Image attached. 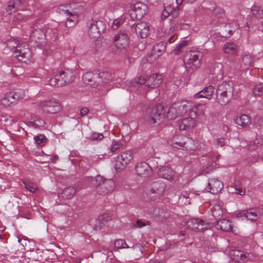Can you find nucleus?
Masks as SVG:
<instances>
[{"mask_svg":"<svg viewBox=\"0 0 263 263\" xmlns=\"http://www.w3.org/2000/svg\"><path fill=\"white\" fill-rule=\"evenodd\" d=\"M235 193L236 194L239 195H243L245 193V190L243 188H235L234 189Z\"/></svg>","mask_w":263,"mask_h":263,"instance_id":"57","label":"nucleus"},{"mask_svg":"<svg viewBox=\"0 0 263 263\" xmlns=\"http://www.w3.org/2000/svg\"><path fill=\"white\" fill-rule=\"evenodd\" d=\"M82 79L85 83L96 87L98 85L106 83L110 79V75L107 72L95 71L86 72L83 74Z\"/></svg>","mask_w":263,"mask_h":263,"instance_id":"5","label":"nucleus"},{"mask_svg":"<svg viewBox=\"0 0 263 263\" xmlns=\"http://www.w3.org/2000/svg\"><path fill=\"white\" fill-rule=\"evenodd\" d=\"M256 120H259V124H261L263 122V119L261 117H256Z\"/></svg>","mask_w":263,"mask_h":263,"instance_id":"64","label":"nucleus"},{"mask_svg":"<svg viewBox=\"0 0 263 263\" xmlns=\"http://www.w3.org/2000/svg\"><path fill=\"white\" fill-rule=\"evenodd\" d=\"M122 145L123 144L121 142L114 141L111 144V151L112 152H115L117 149L121 147Z\"/></svg>","mask_w":263,"mask_h":263,"instance_id":"52","label":"nucleus"},{"mask_svg":"<svg viewBox=\"0 0 263 263\" xmlns=\"http://www.w3.org/2000/svg\"><path fill=\"white\" fill-rule=\"evenodd\" d=\"M216 228L223 231L230 232L232 230V225L230 221L223 219L217 222Z\"/></svg>","mask_w":263,"mask_h":263,"instance_id":"29","label":"nucleus"},{"mask_svg":"<svg viewBox=\"0 0 263 263\" xmlns=\"http://www.w3.org/2000/svg\"><path fill=\"white\" fill-rule=\"evenodd\" d=\"M147 213L160 220L167 219L170 216L169 213L164 209L157 208H149L147 210Z\"/></svg>","mask_w":263,"mask_h":263,"instance_id":"24","label":"nucleus"},{"mask_svg":"<svg viewBox=\"0 0 263 263\" xmlns=\"http://www.w3.org/2000/svg\"><path fill=\"white\" fill-rule=\"evenodd\" d=\"M170 15V12L168 10H166V9H164L161 15V19L162 20H165L168 17V16Z\"/></svg>","mask_w":263,"mask_h":263,"instance_id":"58","label":"nucleus"},{"mask_svg":"<svg viewBox=\"0 0 263 263\" xmlns=\"http://www.w3.org/2000/svg\"><path fill=\"white\" fill-rule=\"evenodd\" d=\"M252 13L253 15L257 17H261L263 15V11L256 6H253L252 8Z\"/></svg>","mask_w":263,"mask_h":263,"instance_id":"47","label":"nucleus"},{"mask_svg":"<svg viewBox=\"0 0 263 263\" xmlns=\"http://www.w3.org/2000/svg\"><path fill=\"white\" fill-rule=\"evenodd\" d=\"M223 51L227 54H235L237 52L236 45L232 42H228L224 44L223 48Z\"/></svg>","mask_w":263,"mask_h":263,"instance_id":"34","label":"nucleus"},{"mask_svg":"<svg viewBox=\"0 0 263 263\" xmlns=\"http://www.w3.org/2000/svg\"><path fill=\"white\" fill-rule=\"evenodd\" d=\"M39 106L44 111L50 114H56L62 108L60 102L55 99L41 101Z\"/></svg>","mask_w":263,"mask_h":263,"instance_id":"13","label":"nucleus"},{"mask_svg":"<svg viewBox=\"0 0 263 263\" xmlns=\"http://www.w3.org/2000/svg\"><path fill=\"white\" fill-rule=\"evenodd\" d=\"M74 71L65 69L59 71L49 81V85L52 86L61 87L72 82L74 80Z\"/></svg>","mask_w":263,"mask_h":263,"instance_id":"4","label":"nucleus"},{"mask_svg":"<svg viewBox=\"0 0 263 263\" xmlns=\"http://www.w3.org/2000/svg\"><path fill=\"white\" fill-rule=\"evenodd\" d=\"M236 255L237 257H239L240 260L242 261H246L247 259V256L246 254L242 253V252L237 251L236 252Z\"/></svg>","mask_w":263,"mask_h":263,"instance_id":"55","label":"nucleus"},{"mask_svg":"<svg viewBox=\"0 0 263 263\" xmlns=\"http://www.w3.org/2000/svg\"><path fill=\"white\" fill-rule=\"evenodd\" d=\"M165 50V44L161 42L155 45L153 48L152 54L155 57H159Z\"/></svg>","mask_w":263,"mask_h":263,"instance_id":"33","label":"nucleus"},{"mask_svg":"<svg viewBox=\"0 0 263 263\" xmlns=\"http://www.w3.org/2000/svg\"><path fill=\"white\" fill-rule=\"evenodd\" d=\"M10 92L12 96V98L14 100L15 103L21 99L24 98L25 96V91L23 89H16Z\"/></svg>","mask_w":263,"mask_h":263,"instance_id":"37","label":"nucleus"},{"mask_svg":"<svg viewBox=\"0 0 263 263\" xmlns=\"http://www.w3.org/2000/svg\"><path fill=\"white\" fill-rule=\"evenodd\" d=\"M212 214L215 218H218L223 214V211L219 204H215L211 208Z\"/></svg>","mask_w":263,"mask_h":263,"instance_id":"40","label":"nucleus"},{"mask_svg":"<svg viewBox=\"0 0 263 263\" xmlns=\"http://www.w3.org/2000/svg\"><path fill=\"white\" fill-rule=\"evenodd\" d=\"M164 115V107L162 104H158L147 109L146 119L149 124H152L156 123Z\"/></svg>","mask_w":263,"mask_h":263,"instance_id":"10","label":"nucleus"},{"mask_svg":"<svg viewBox=\"0 0 263 263\" xmlns=\"http://www.w3.org/2000/svg\"><path fill=\"white\" fill-rule=\"evenodd\" d=\"M158 176L167 180L173 181L176 178V173L171 168L166 166H161L158 172Z\"/></svg>","mask_w":263,"mask_h":263,"instance_id":"23","label":"nucleus"},{"mask_svg":"<svg viewBox=\"0 0 263 263\" xmlns=\"http://www.w3.org/2000/svg\"><path fill=\"white\" fill-rule=\"evenodd\" d=\"M133 157L134 155L131 151H127L121 152L115 159V169L118 172L124 170L133 159Z\"/></svg>","mask_w":263,"mask_h":263,"instance_id":"9","label":"nucleus"},{"mask_svg":"<svg viewBox=\"0 0 263 263\" xmlns=\"http://www.w3.org/2000/svg\"><path fill=\"white\" fill-rule=\"evenodd\" d=\"M254 95L259 96L263 93V84H260L255 86L253 89Z\"/></svg>","mask_w":263,"mask_h":263,"instance_id":"50","label":"nucleus"},{"mask_svg":"<svg viewBox=\"0 0 263 263\" xmlns=\"http://www.w3.org/2000/svg\"><path fill=\"white\" fill-rule=\"evenodd\" d=\"M25 188L32 193H35L38 189L37 185L28 180L23 181Z\"/></svg>","mask_w":263,"mask_h":263,"instance_id":"42","label":"nucleus"},{"mask_svg":"<svg viewBox=\"0 0 263 263\" xmlns=\"http://www.w3.org/2000/svg\"><path fill=\"white\" fill-rule=\"evenodd\" d=\"M115 246L118 249L129 248V246L126 243V242L123 239H118L115 241Z\"/></svg>","mask_w":263,"mask_h":263,"instance_id":"44","label":"nucleus"},{"mask_svg":"<svg viewBox=\"0 0 263 263\" xmlns=\"http://www.w3.org/2000/svg\"><path fill=\"white\" fill-rule=\"evenodd\" d=\"M262 214V211L260 209H250L242 210L238 212L237 217H244L248 220L255 221L260 217Z\"/></svg>","mask_w":263,"mask_h":263,"instance_id":"16","label":"nucleus"},{"mask_svg":"<svg viewBox=\"0 0 263 263\" xmlns=\"http://www.w3.org/2000/svg\"><path fill=\"white\" fill-rule=\"evenodd\" d=\"M96 191L99 195H106L115 189V182L111 179H105L101 176H97L94 180Z\"/></svg>","mask_w":263,"mask_h":263,"instance_id":"7","label":"nucleus"},{"mask_svg":"<svg viewBox=\"0 0 263 263\" xmlns=\"http://www.w3.org/2000/svg\"><path fill=\"white\" fill-rule=\"evenodd\" d=\"M110 220L111 216L109 214L105 213L100 215L96 220V228L101 229L105 223Z\"/></svg>","mask_w":263,"mask_h":263,"instance_id":"30","label":"nucleus"},{"mask_svg":"<svg viewBox=\"0 0 263 263\" xmlns=\"http://www.w3.org/2000/svg\"><path fill=\"white\" fill-rule=\"evenodd\" d=\"M23 19V16L20 13H17L13 17L11 25L12 26H17Z\"/></svg>","mask_w":263,"mask_h":263,"instance_id":"45","label":"nucleus"},{"mask_svg":"<svg viewBox=\"0 0 263 263\" xmlns=\"http://www.w3.org/2000/svg\"><path fill=\"white\" fill-rule=\"evenodd\" d=\"M193 108V104L189 101L178 102L173 103L169 108L166 114L168 119H175L187 112H190Z\"/></svg>","mask_w":263,"mask_h":263,"instance_id":"3","label":"nucleus"},{"mask_svg":"<svg viewBox=\"0 0 263 263\" xmlns=\"http://www.w3.org/2000/svg\"><path fill=\"white\" fill-rule=\"evenodd\" d=\"M103 137L104 136L102 134L93 133L92 135V139L93 140H101Z\"/></svg>","mask_w":263,"mask_h":263,"instance_id":"56","label":"nucleus"},{"mask_svg":"<svg viewBox=\"0 0 263 263\" xmlns=\"http://www.w3.org/2000/svg\"><path fill=\"white\" fill-rule=\"evenodd\" d=\"M15 57L17 59L24 63H27L31 58V52L26 45H20L14 51Z\"/></svg>","mask_w":263,"mask_h":263,"instance_id":"14","label":"nucleus"},{"mask_svg":"<svg viewBox=\"0 0 263 263\" xmlns=\"http://www.w3.org/2000/svg\"><path fill=\"white\" fill-rule=\"evenodd\" d=\"M201 53L198 51H190L185 55V66L189 72H192L200 66Z\"/></svg>","mask_w":263,"mask_h":263,"instance_id":"8","label":"nucleus"},{"mask_svg":"<svg viewBox=\"0 0 263 263\" xmlns=\"http://www.w3.org/2000/svg\"><path fill=\"white\" fill-rule=\"evenodd\" d=\"M123 23V21L121 18H118L113 22L112 28L113 29H117L121 24Z\"/></svg>","mask_w":263,"mask_h":263,"instance_id":"54","label":"nucleus"},{"mask_svg":"<svg viewBox=\"0 0 263 263\" xmlns=\"http://www.w3.org/2000/svg\"><path fill=\"white\" fill-rule=\"evenodd\" d=\"M187 24H184L182 23V20L178 21L175 27L171 26L170 28V31L168 32H163L162 31H158L157 33V37L159 38L165 37V41L168 42L169 44L174 43L177 39V37L176 35L175 28L176 29H182L185 28Z\"/></svg>","mask_w":263,"mask_h":263,"instance_id":"11","label":"nucleus"},{"mask_svg":"<svg viewBox=\"0 0 263 263\" xmlns=\"http://www.w3.org/2000/svg\"><path fill=\"white\" fill-rule=\"evenodd\" d=\"M114 41L117 48L125 49L129 45V39L125 32L122 31L115 35Z\"/></svg>","mask_w":263,"mask_h":263,"instance_id":"18","label":"nucleus"},{"mask_svg":"<svg viewBox=\"0 0 263 263\" xmlns=\"http://www.w3.org/2000/svg\"><path fill=\"white\" fill-rule=\"evenodd\" d=\"M254 63L253 57L250 54H245L242 58V64L245 66V69H248L252 66Z\"/></svg>","mask_w":263,"mask_h":263,"instance_id":"36","label":"nucleus"},{"mask_svg":"<svg viewBox=\"0 0 263 263\" xmlns=\"http://www.w3.org/2000/svg\"><path fill=\"white\" fill-rule=\"evenodd\" d=\"M18 2H20V1L18 0H17L16 2L10 1L8 2L7 7L6 8V12L8 14L10 15L13 12L16 11L17 9V5L18 4Z\"/></svg>","mask_w":263,"mask_h":263,"instance_id":"41","label":"nucleus"},{"mask_svg":"<svg viewBox=\"0 0 263 263\" xmlns=\"http://www.w3.org/2000/svg\"><path fill=\"white\" fill-rule=\"evenodd\" d=\"M223 186V185L221 181L217 179L212 178L209 180L205 190L213 194H216L221 190Z\"/></svg>","mask_w":263,"mask_h":263,"instance_id":"22","label":"nucleus"},{"mask_svg":"<svg viewBox=\"0 0 263 263\" xmlns=\"http://www.w3.org/2000/svg\"><path fill=\"white\" fill-rule=\"evenodd\" d=\"M215 144L217 146H222L224 144V139L223 138H220L218 139H217L215 141Z\"/></svg>","mask_w":263,"mask_h":263,"instance_id":"59","label":"nucleus"},{"mask_svg":"<svg viewBox=\"0 0 263 263\" xmlns=\"http://www.w3.org/2000/svg\"><path fill=\"white\" fill-rule=\"evenodd\" d=\"M76 194V190L73 187H68L62 192V197L67 199H71Z\"/></svg>","mask_w":263,"mask_h":263,"instance_id":"38","label":"nucleus"},{"mask_svg":"<svg viewBox=\"0 0 263 263\" xmlns=\"http://www.w3.org/2000/svg\"><path fill=\"white\" fill-rule=\"evenodd\" d=\"M89 111V109L87 107H83L81 108L80 114L82 116L86 115Z\"/></svg>","mask_w":263,"mask_h":263,"instance_id":"60","label":"nucleus"},{"mask_svg":"<svg viewBox=\"0 0 263 263\" xmlns=\"http://www.w3.org/2000/svg\"><path fill=\"white\" fill-rule=\"evenodd\" d=\"M214 93V88L210 85L204 88L200 91L196 93L194 97L195 99L205 98L208 100H211Z\"/></svg>","mask_w":263,"mask_h":263,"instance_id":"26","label":"nucleus"},{"mask_svg":"<svg viewBox=\"0 0 263 263\" xmlns=\"http://www.w3.org/2000/svg\"><path fill=\"white\" fill-rule=\"evenodd\" d=\"M46 35L48 36L46 39L47 41L49 40L51 42L55 41L58 37V31L56 29L48 28L46 30Z\"/></svg>","mask_w":263,"mask_h":263,"instance_id":"35","label":"nucleus"},{"mask_svg":"<svg viewBox=\"0 0 263 263\" xmlns=\"http://www.w3.org/2000/svg\"><path fill=\"white\" fill-rule=\"evenodd\" d=\"M176 3L178 6H177L176 7L173 8L171 11V14L174 16H176L178 15V13L179 10V7L178 6L181 5L182 4L183 0H176Z\"/></svg>","mask_w":263,"mask_h":263,"instance_id":"51","label":"nucleus"},{"mask_svg":"<svg viewBox=\"0 0 263 263\" xmlns=\"http://www.w3.org/2000/svg\"><path fill=\"white\" fill-rule=\"evenodd\" d=\"M48 36L46 35V33L41 29H36L34 30L30 36V39L32 42L38 44V45L42 46L45 44Z\"/></svg>","mask_w":263,"mask_h":263,"instance_id":"20","label":"nucleus"},{"mask_svg":"<svg viewBox=\"0 0 263 263\" xmlns=\"http://www.w3.org/2000/svg\"><path fill=\"white\" fill-rule=\"evenodd\" d=\"M187 45V41H181L176 46V49L174 50L175 54L178 55L181 51L182 48Z\"/></svg>","mask_w":263,"mask_h":263,"instance_id":"48","label":"nucleus"},{"mask_svg":"<svg viewBox=\"0 0 263 263\" xmlns=\"http://www.w3.org/2000/svg\"><path fill=\"white\" fill-rule=\"evenodd\" d=\"M63 12L69 16V17L67 18L65 22V26L68 28L73 27L77 22V16L68 10H63Z\"/></svg>","mask_w":263,"mask_h":263,"instance_id":"32","label":"nucleus"},{"mask_svg":"<svg viewBox=\"0 0 263 263\" xmlns=\"http://www.w3.org/2000/svg\"><path fill=\"white\" fill-rule=\"evenodd\" d=\"M0 104L5 107H9L15 104L10 92H7L5 96L1 99Z\"/></svg>","mask_w":263,"mask_h":263,"instance_id":"31","label":"nucleus"},{"mask_svg":"<svg viewBox=\"0 0 263 263\" xmlns=\"http://www.w3.org/2000/svg\"><path fill=\"white\" fill-rule=\"evenodd\" d=\"M152 168L149 164L145 162H138L135 166L136 174L141 177H147L152 173Z\"/></svg>","mask_w":263,"mask_h":263,"instance_id":"21","label":"nucleus"},{"mask_svg":"<svg viewBox=\"0 0 263 263\" xmlns=\"http://www.w3.org/2000/svg\"><path fill=\"white\" fill-rule=\"evenodd\" d=\"M234 91L232 81L224 82L219 84L216 90V100L221 105L228 104L233 98Z\"/></svg>","mask_w":263,"mask_h":263,"instance_id":"2","label":"nucleus"},{"mask_svg":"<svg viewBox=\"0 0 263 263\" xmlns=\"http://www.w3.org/2000/svg\"><path fill=\"white\" fill-rule=\"evenodd\" d=\"M165 184L164 182L158 181L153 182L148 187L147 191L149 194H154L156 197H160L164 194Z\"/></svg>","mask_w":263,"mask_h":263,"instance_id":"17","label":"nucleus"},{"mask_svg":"<svg viewBox=\"0 0 263 263\" xmlns=\"http://www.w3.org/2000/svg\"><path fill=\"white\" fill-rule=\"evenodd\" d=\"M162 83V77L158 74H153L148 78L145 76H141L135 78L130 81L126 82L127 89L130 91L137 90L139 86L145 84V85L149 88H156L158 87Z\"/></svg>","mask_w":263,"mask_h":263,"instance_id":"1","label":"nucleus"},{"mask_svg":"<svg viewBox=\"0 0 263 263\" xmlns=\"http://www.w3.org/2000/svg\"><path fill=\"white\" fill-rule=\"evenodd\" d=\"M235 123L242 127H247L251 124L250 118L247 115H241L236 118Z\"/></svg>","mask_w":263,"mask_h":263,"instance_id":"28","label":"nucleus"},{"mask_svg":"<svg viewBox=\"0 0 263 263\" xmlns=\"http://www.w3.org/2000/svg\"><path fill=\"white\" fill-rule=\"evenodd\" d=\"M195 121L191 117L183 119L179 123V126L180 130H189L195 126Z\"/></svg>","mask_w":263,"mask_h":263,"instance_id":"27","label":"nucleus"},{"mask_svg":"<svg viewBox=\"0 0 263 263\" xmlns=\"http://www.w3.org/2000/svg\"><path fill=\"white\" fill-rule=\"evenodd\" d=\"M196 111L194 114L204 115L206 109V106L205 104H199L196 107Z\"/></svg>","mask_w":263,"mask_h":263,"instance_id":"49","label":"nucleus"},{"mask_svg":"<svg viewBox=\"0 0 263 263\" xmlns=\"http://www.w3.org/2000/svg\"><path fill=\"white\" fill-rule=\"evenodd\" d=\"M147 6L141 2L136 3L132 7L130 15L137 20L141 19L147 11Z\"/></svg>","mask_w":263,"mask_h":263,"instance_id":"19","label":"nucleus"},{"mask_svg":"<svg viewBox=\"0 0 263 263\" xmlns=\"http://www.w3.org/2000/svg\"><path fill=\"white\" fill-rule=\"evenodd\" d=\"M33 124L35 127L40 128L44 126L45 122L40 118H37L33 121Z\"/></svg>","mask_w":263,"mask_h":263,"instance_id":"53","label":"nucleus"},{"mask_svg":"<svg viewBox=\"0 0 263 263\" xmlns=\"http://www.w3.org/2000/svg\"><path fill=\"white\" fill-rule=\"evenodd\" d=\"M148 263H162L161 261L158 260H151Z\"/></svg>","mask_w":263,"mask_h":263,"instance_id":"63","label":"nucleus"},{"mask_svg":"<svg viewBox=\"0 0 263 263\" xmlns=\"http://www.w3.org/2000/svg\"><path fill=\"white\" fill-rule=\"evenodd\" d=\"M137 226L141 228L146 226V224L141 220H137L136 221Z\"/></svg>","mask_w":263,"mask_h":263,"instance_id":"61","label":"nucleus"},{"mask_svg":"<svg viewBox=\"0 0 263 263\" xmlns=\"http://www.w3.org/2000/svg\"><path fill=\"white\" fill-rule=\"evenodd\" d=\"M186 227L189 230L202 232L211 228V224L206 220L199 218H193L186 221Z\"/></svg>","mask_w":263,"mask_h":263,"instance_id":"12","label":"nucleus"},{"mask_svg":"<svg viewBox=\"0 0 263 263\" xmlns=\"http://www.w3.org/2000/svg\"><path fill=\"white\" fill-rule=\"evenodd\" d=\"M58 159H59L58 156L57 155H54L51 158V161L52 163H55L56 162V161L58 160Z\"/></svg>","mask_w":263,"mask_h":263,"instance_id":"62","label":"nucleus"},{"mask_svg":"<svg viewBox=\"0 0 263 263\" xmlns=\"http://www.w3.org/2000/svg\"><path fill=\"white\" fill-rule=\"evenodd\" d=\"M18 44V41L16 39H11L7 41V46L9 48L12 49L14 48H17L20 46Z\"/></svg>","mask_w":263,"mask_h":263,"instance_id":"46","label":"nucleus"},{"mask_svg":"<svg viewBox=\"0 0 263 263\" xmlns=\"http://www.w3.org/2000/svg\"><path fill=\"white\" fill-rule=\"evenodd\" d=\"M135 31L141 38H145L149 33V25L144 22L139 23L136 26Z\"/></svg>","mask_w":263,"mask_h":263,"instance_id":"25","label":"nucleus"},{"mask_svg":"<svg viewBox=\"0 0 263 263\" xmlns=\"http://www.w3.org/2000/svg\"><path fill=\"white\" fill-rule=\"evenodd\" d=\"M214 14L220 24H223L226 22L227 18L223 10L220 9H215Z\"/></svg>","mask_w":263,"mask_h":263,"instance_id":"39","label":"nucleus"},{"mask_svg":"<svg viewBox=\"0 0 263 263\" xmlns=\"http://www.w3.org/2000/svg\"><path fill=\"white\" fill-rule=\"evenodd\" d=\"M105 29V25L102 21H92L90 24L88 34L92 38L98 37Z\"/></svg>","mask_w":263,"mask_h":263,"instance_id":"15","label":"nucleus"},{"mask_svg":"<svg viewBox=\"0 0 263 263\" xmlns=\"http://www.w3.org/2000/svg\"><path fill=\"white\" fill-rule=\"evenodd\" d=\"M196 142L193 139L184 135H176L168 140V143L172 146L177 148H185L186 150H195L197 146Z\"/></svg>","mask_w":263,"mask_h":263,"instance_id":"6","label":"nucleus"},{"mask_svg":"<svg viewBox=\"0 0 263 263\" xmlns=\"http://www.w3.org/2000/svg\"><path fill=\"white\" fill-rule=\"evenodd\" d=\"M34 140L35 141L36 144L40 146H43L45 145V144L47 142L46 137L44 135L42 134H40L38 136H34Z\"/></svg>","mask_w":263,"mask_h":263,"instance_id":"43","label":"nucleus"}]
</instances>
